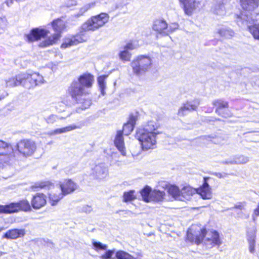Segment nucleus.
Masks as SVG:
<instances>
[{
	"label": "nucleus",
	"mask_w": 259,
	"mask_h": 259,
	"mask_svg": "<svg viewBox=\"0 0 259 259\" xmlns=\"http://www.w3.org/2000/svg\"><path fill=\"white\" fill-rule=\"evenodd\" d=\"M156 128L153 121H148L143 127L137 128L135 138L140 143L143 150L147 151L156 147V137L159 134L155 132Z\"/></svg>",
	"instance_id": "obj_4"
},
{
	"label": "nucleus",
	"mask_w": 259,
	"mask_h": 259,
	"mask_svg": "<svg viewBox=\"0 0 259 259\" xmlns=\"http://www.w3.org/2000/svg\"><path fill=\"white\" fill-rule=\"evenodd\" d=\"M106 76L105 75H100L97 78L98 83L101 91V94L104 96L105 94L106 82L105 79Z\"/></svg>",
	"instance_id": "obj_32"
},
{
	"label": "nucleus",
	"mask_w": 259,
	"mask_h": 259,
	"mask_svg": "<svg viewBox=\"0 0 259 259\" xmlns=\"http://www.w3.org/2000/svg\"><path fill=\"white\" fill-rule=\"evenodd\" d=\"M151 59L146 55L137 57L131 63L133 73L140 76L146 72L151 67Z\"/></svg>",
	"instance_id": "obj_7"
},
{
	"label": "nucleus",
	"mask_w": 259,
	"mask_h": 259,
	"mask_svg": "<svg viewBox=\"0 0 259 259\" xmlns=\"http://www.w3.org/2000/svg\"><path fill=\"white\" fill-rule=\"evenodd\" d=\"M15 148L14 157H16V155L27 157L31 156L34 153L36 146L33 141L28 139H23L17 143Z\"/></svg>",
	"instance_id": "obj_10"
},
{
	"label": "nucleus",
	"mask_w": 259,
	"mask_h": 259,
	"mask_svg": "<svg viewBox=\"0 0 259 259\" xmlns=\"http://www.w3.org/2000/svg\"><path fill=\"white\" fill-rule=\"evenodd\" d=\"M5 253L3 251H0V257L2 256L3 254H4Z\"/></svg>",
	"instance_id": "obj_55"
},
{
	"label": "nucleus",
	"mask_w": 259,
	"mask_h": 259,
	"mask_svg": "<svg viewBox=\"0 0 259 259\" xmlns=\"http://www.w3.org/2000/svg\"><path fill=\"white\" fill-rule=\"evenodd\" d=\"M135 48L132 42L127 43L124 47V49L127 50L128 52L129 51L134 50Z\"/></svg>",
	"instance_id": "obj_47"
},
{
	"label": "nucleus",
	"mask_w": 259,
	"mask_h": 259,
	"mask_svg": "<svg viewBox=\"0 0 259 259\" xmlns=\"http://www.w3.org/2000/svg\"><path fill=\"white\" fill-rule=\"evenodd\" d=\"M109 20V16L106 13L92 16L79 27V32L75 35L66 37L61 45V48L66 49L79 43L86 41L89 35L87 32L94 31L104 26Z\"/></svg>",
	"instance_id": "obj_1"
},
{
	"label": "nucleus",
	"mask_w": 259,
	"mask_h": 259,
	"mask_svg": "<svg viewBox=\"0 0 259 259\" xmlns=\"http://www.w3.org/2000/svg\"><path fill=\"white\" fill-rule=\"evenodd\" d=\"M215 113L218 115L225 118L231 117L233 116V113L229 109V107L225 108L224 109H222L221 110H218Z\"/></svg>",
	"instance_id": "obj_35"
},
{
	"label": "nucleus",
	"mask_w": 259,
	"mask_h": 259,
	"mask_svg": "<svg viewBox=\"0 0 259 259\" xmlns=\"http://www.w3.org/2000/svg\"><path fill=\"white\" fill-rule=\"evenodd\" d=\"M57 119V116L55 115L52 114L50 115L46 119V120L48 123L52 124L54 123Z\"/></svg>",
	"instance_id": "obj_46"
},
{
	"label": "nucleus",
	"mask_w": 259,
	"mask_h": 259,
	"mask_svg": "<svg viewBox=\"0 0 259 259\" xmlns=\"http://www.w3.org/2000/svg\"><path fill=\"white\" fill-rule=\"evenodd\" d=\"M252 12H249V13H247V12H241L240 13V14L239 15H241L242 14H246L247 15H248L249 16H252L253 18L255 19V23H259V22H258V20H259V13H257V14H255V13H251ZM237 15H236V18H237Z\"/></svg>",
	"instance_id": "obj_43"
},
{
	"label": "nucleus",
	"mask_w": 259,
	"mask_h": 259,
	"mask_svg": "<svg viewBox=\"0 0 259 259\" xmlns=\"http://www.w3.org/2000/svg\"><path fill=\"white\" fill-rule=\"evenodd\" d=\"M7 24V21L5 17V16H1L0 17V28L2 29H4Z\"/></svg>",
	"instance_id": "obj_44"
},
{
	"label": "nucleus",
	"mask_w": 259,
	"mask_h": 259,
	"mask_svg": "<svg viewBox=\"0 0 259 259\" xmlns=\"http://www.w3.org/2000/svg\"><path fill=\"white\" fill-rule=\"evenodd\" d=\"M153 190L148 186H145L141 191L140 194L142 199L146 202L151 201V196L153 194Z\"/></svg>",
	"instance_id": "obj_27"
},
{
	"label": "nucleus",
	"mask_w": 259,
	"mask_h": 259,
	"mask_svg": "<svg viewBox=\"0 0 259 259\" xmlns=\"http://www.w3.org/2000/svg\"><path fill=\"white\" fill-rule=\"evenodd\" d=\"M131 54L126 50H123L119 54L120 59L122 61H130L131 57Z\"/></svg>",
	"instance_id": "obj_39"
},
{
	"label": "nucleus",
	"mask_w": 259,
	"mask_h": 259,
	"mask_svg": "<svg viewBox=\"0 0 259 259\" xmlns=\"http://www.w3.org/2000/svg\"><path fill=\"white\" fill-rule=\"evenodd\" d=\"M235 4V0H215L212 11L216 15L223 16L233 9Z\"/></svg>",
	"instance_id": "obj_12"
},
{
	"label": "nucleus",
	"mask_w": 259,
	"mask_h": 259,
	"mask_svg": "<svg viewBox=\"0 0 259 259\" xmlns=\"http://www.w3.org/2000/svg\"><path fill=\"white\" fill-rule=\"evenodd\" d=\"M93 248L96 251L106 250L108 246L106 244H103L101 242L95 240L92 241Z\"/></svg>",
	"instance_id": "obj_37"
},
{
	"label": "nucleus",
	"mask_w": 259,
	"mask_h": 259,
	"mask_svg": "<svg viewBox=\"0 0 259 259\" xmlns=\"http://www.w3.org/2000/svg\"><path fill=\"white\" fill-rule=\"evenodd\" d=\"M24 78L22 81V86L26 89L33 88L44 82L43 76L38 73L31 74H22Z\"/></svg>",
	"instance_id": "obj_13"
},
{
	"label": "nucleus",
	"mask_w": 259,
	"mask_h": 259,
	"mask_svg": "<svg viewBox=\"0 0 259 259\" xmlns=\"http://www.w3.org/2000/svg\"><path fill=\"white\" fill-rule=\"evenodd\" d=\"M51 25L53 29L55 31V33L52 36V37H48L41 42L39 45L40 47L45 48L54 44L60 38L61 32L66 28L65 22L61 18L54 20L52 22Z\"/></svg>",
	"instance_id": "obj_8"
},
{
	"label": "nucleus",
	"mask_w": 259,
	"mask_h": 259,
	"mask_svg": "<svg viewBox=\"0 0 259 259\" xmlns=\"http://www.w3.org/2000/svg\"><path fill=\"white\" fill-rule=\"evenodd\" d=\"M212 175L215 176L219 178H224L225 176H226L227 174L226 173H221V172H213Z\"/></svg>",
	"instance_id": "obj_49"
},
{
	"label": "nucleus",
	"mask_w": 259,
	"mask_h": 259,
	"mask_svg": "<svg viewBox=\"0 0 259 259\" xmlns=\"http://www.w3.org/2000/svg\"><path fill=\"white\" fill-rule=\"evenodd\" d=\"M181 8L183 10L185 15L191 16L193 12L201 6L199 0H179Z\"/></svg>",
	"instance_id": "obj_15"
},
{
	"label": "nucleus",
	"mask_w": 259,
	"mask_h": 259,
	"mask_svg": "<svg viewBox=\"0 0 259 259\" xmlns=\"http://www.w3.org/2000/svg\"><path fill=\"white\" fill-rule=\"evenodd\" d=\"M212 105L216 107L215 112L218 110L224 109L225 108L229 107V103L223 99L214 100L212 102Z\"/></svg>",
	"instance_id": "obj_30"
},
{
	"label": "nucleus",
	"mask_w": 259,
	"mask_h": 259,
	"mask_svg": "<svg viewBox=\"0 0 259 259\" xmlns=\"http://www.w3.org/2000/svg\"><path fill=\"white\" fill-rule=\"evenodd\" d=\"M167 191L169 195L176 200L184 201L192 194V190L189 187H184L181 190L176 185L167 186Z\"/></svg>",
	"instance_id": "obj_11"
},
{
	"label": "nucleus",
	"mask_w": 259,
	"mask_h": 259,
	"mask_svg": "<svg viewBox=\"0 0 259 259\" xmlns=\"http://www.w3.org/2000/svg\"><path fill=\"white\" fill-rule=\"evenodd\" d=\"M215 121H222V119L221 118L216 117V119H215Z\"/></svg>",
	"instance_id": "obj_56"
},
{
	"label": "nucleus",
	"mask_w": 259,
	"mask_h": 259,
	"mask_svg": "<svg viewBox=\"0 0 259 259\" xmlns=\"http://www.w3.org/2000/svg\"><path fill=\"white\" fill-rule=\"evenodd\" d=\"M210 179V177H204L203 184L198 190V193L204 200L210 199L212 198L211 189L208 183Z\"/></svg>",
	"instance_id": "obj_20"
},
{
	"label": "nucleus",
	"mask_w": 259,
	"mask_h": 259,
	"mask_svg": "<svg viewBox=\"0 0 259 259\" xmlns=\"http://www.w3.org/2000/svg\"><path fill=\"white\" fill-rule=\"evenodd\" d=\"M78 210L80 212H84L85 213H90L92 211L93 208L91 205H83L81 207H79L78 208Z\"/></svg>",
	"instance_id": "obj_41"
},
{
	"label": "nucleus",
	"mask_w": 259,
	"mask_h": 259,
	"mask_svg": "<svg viewBox=\"0 0 259 259\" xmlns=\"http://www.w3.org/2000/svg\"><path fill=\"white\" fill-rule=\"evenodd\" d=\"M200 102L201 100L199 98L186 101L182 104V106L178 110V115L181 117H183L189 112L196 111Z\"/></svg>",
	"instance_id": "obj_14"
},
{
	"label": "nucleus",
	"mask_w": 259,
	"mask_h": 259,
	"mask_svg": "<svg viewBox=\"0 0 259 259\" xmlns=\"http://www.w3.org/2000/svg\"><path fill=\"white\" fill-rule=\"evenodd\" d=\"M77 127L75 125H70L64 127L57 128L50 133L51 135L60 134L64 133H66L69 131H71L72 130H75L77 128Z\"/></svg>",
	"instance_id": "obj_31"
},
{
	"label": "nucleus",
	"mask_w": 259,
	"mask_h": 259,
	"mask_svg": "<svg viewBox=\"0 0 259 259\" xmlns=\"http://www.w3.org/2000/svg\"><path fill=\"white\" fill-rule=\"evenodd\" d=\"M217 33L221 37L227 39L231 38L234 35V31L229 27L222 26L218 29Z\"/></svg>",
	"instance_id": "obj_25"
},
{
	"label": "nucleus",
	"mask_w": 259,
	"mask_h": 259,
	"mask_svg": "<svg viewBox=\"0 0 259 259\" xmlns=\"http://www.w3.org/2000/svg\"><path fill=\"white\" fill-rule=\"evenodd\" d=\"M45 187V185H42V184H35L34 185L32 186L31 187L32 189L34 190H35V188H44Z\"/></svg>",
	"instance_id": "obj_52"
},
{
	"label": "nucleus",
	"mask_w": 259,
	"mask_h": 259,
	"mask_svg": "<svg viewBox=\"0 0 259 259\" xmlns=\"http://www.w3.org/2000/svg\"><path fill=\"white\" fill-rule=\"evenodd\" d=\"M47 243L48 247L52 248H54L55 247V244L51 240H48Z\"/></svg>",
	"instance_id": "obj_53"
},
{
	"label": "nucleus",
	"mask_w": 259,
	"mask_h": 259,
	"mask_svg": "<svg viewBox=\"0 0 259 259\" xmlns=\"http://www.w3.org/2000/svg\"><path fill=\"white\" fill-rule=\"evenodd\" d=\"M94 80V76L89 73L80 75L77 80H74L68 89V93L72 100L77 104H80L78 107L82 110L89 108L92 104V100L85 98L84 89L92 87Z\"/></svg>",
	"instance_id": "obj_2"
},
{
	"label": "nucleus",
	"mask_w": 259,
	"mask_h": 259,
	"mask_svg": "<svg viewBox=\"0 0 259 259\" xmlns=\"http://www.w3.org/2000/svg\"><path fill=\"white\" fill-rule=\"evenodd\" d=\"M213 111V108H209L207 109V111H206L205 112H208V113H211Z\"/></svg>",
	"instance_id": "obj_54"
},
{
	"label": "nucleus",
	"mask_w": 259,
	"mask_h": 259,
	"mask_svg": "<svg viewBox=\"0 0 259 259\" xmlns=\"http://www.w3.org/2000/svg\"><path fill=\"white\" fill-rule=\"evenodd\" d=\"M49 33V31L44 28H34L30 30L29 33L25 34V37L28 42H32L45 38Z\"/></svg>",
	"instance_id": "obj_17"
},
{
	"label": "nucleus",
	"mask_w": 259,
	"mask_h": 259,
	"mask_svg": "<svg viewBox=\"0 0 259 259\" xmlns=\"http://www.w3.org/2000/svg\"><path fill=\"white\" fill-rule=\"evenodd\" d=\"M135 193V190H130L128 191L125 192L123 195V202H128L134 200L136 198Z\"/></svg>",
	"instance_id": "obj_33"
},
{
	"label": "nucleus",
	"mask_w": 259,
	"mask_h": 259,
	"mask_svg": "<svg viewBox=\"0 0 259 259\" xmlns=\"http://www.w3.org/2000/svg\"><path fill=\"white\" fill-rule=\"evenodd\" d=\"M61 193L65 196L73 193L78 188L77 184L71 179H65L59 183Z\"/></svg>",
	"instance_id": "obj_18"
},
{
	"label": "nucleus",
	"mask_w": 259,
	"mask_h": 259,
	"mask_svg": "<svg viewBox=\"0 0 259 259\" xmlns=\"http://www.w3.org/2000/svg\"><path fill=\"white\" fill-rule=\"evenodd\" d=\"M95 2H92L88 4L85 5L79 10V12L76 14L77 17H79L82 15L85 12L89 10L91 8L94 7L95 6Z\"/></svg>",
	"instance_id": "obj_38"
},
{
	"label": "nucleus",
	"mask_w": 259,
	"mask_h": 259,
	"mask_svg": "<svg viewBox=\"0 0 259 259\" xmlns=\"http://www.w3.org/2000/svg\"><path fill=\"white\" fill-rule=\"evenodd\" d=\"M138 116L139 113L138 112L131 113L129 115L127 122L123 125L122 131H118L117 132L114 142L115 146L123 156H125L126 154L123 135L128 136L133 132Z\"/></svg>",
	"instance_id": "obj_6"
},
{
	"label": "nucleus",
	"mask_w": 259,
	"mask_h": 259,
	"mask_svg": "<svg viewBox=\"0 0 259 259\" xmlns=\"http://www.w3.org/2000/svg\"><path fill=\"white\" fill-rule=\"evenodd\" d=\"M105 251V253L100 256L101 259H115V255L117 252L116 249H107V248Z\"/></svg>",
	"instance_id": "obj_34"
},
{
	"label": "nucleus",
	"mask_w": 259,
	"mask_h": 259,
	"mask_svg": "<svg viewBox=\"0 0 259 259\" xmlns=\"http://www.w3.org/2000/svg\"><path fill=\"white\" fill-rule=\"evenodd\" d=\"M215 119H216V117L213 116H209L206 117L205 121L207 122H210L211 121H215Z\"/></svg>",
	"instance_id": "obj_51"
},
{
	"label": "nucleus",
	"mask_w": 259,
	"mask_h": 259,
	"mask_svg": "<svg viewBox=\"0 0 259 259\" xmlns=\"http://www.w3.org/2000/svg\"><path fill=\"white\" fill-rule=\"evenodd\" d=\"M256 228L254 227L249 228L247 231V240L249 244V251L251 253L255 252Z\"/></svg>",
	"instance_id": "obj_23"
},
{
	"label": "nucleus",
	"mask_w": 259,
	"mask_h": 259,
	"mask_svg": "<svg viewBox=\"0 0 259 259\" xmlns=\"http://www.w3.org/2000/svg\"><path fill=\"white\" fill-rule=\"evenodd\" d=\"M179 24L177 23H172L169 25L167 24V36L171 33L175 31L179 28Z\"/></svg>",
	"instance_id": "obj_40"
},
{
	"label": "nucleus",
	"mask_w": 259,
	"mask_h": 259,
	"mask_svg": "<svg viewBox=\"0 0 259 259\" xmlns=\"http://www.w3.org/2000/svg\"><path fill=\"white\" fill-rule=\"evenodd\" d=\"M26 232L24 229H13L7 231L3 235V238L14 240L24 236Z\"/></svg>",
	"instance_id": "obj_22"
},
{
	"label": "nucleus",
	"mask_w": 259,
	"mask_h": 259,
	"mask_svg": "<svg viewBox=\"0 0 259 259\" xmlns=\"http://www.w3.org/2000/svg\"><path fill=\"white\" fill-rule=\"evenodd\" d=\"M207 236L204 240V244L207 248H211L214 246H219L222 242L219 233L216 230L207 231L205 228L200 230L199 234L194 235L189 231L187 233V239L191 242H195L198 245L201 243L204 237Z\"/></svg>",
	"instance_id": "obj_5"
},
{
	"label": "nucleus",
	"mask_w": 259,
	"mask_h": 259,
	"mask_svg": "<svg viewBox=\"0 0 259 259\" xmlns=\"http://www.w3.org/2000/svg\"><path fill=\"white\" fill-rule=\"evenodd\" d=\"M72 3H71L72 5H76V1H72Z\"/></svg>",
	"instance_id": "obj_57"
},
{
	"label": "nucleus",
	"mask_w": 259,
	"mask_h": 259,
	"mask_svg": "<svg viewBox=\"0 0 259 259\" xmlns=\"http://www.w3.org/2000/svg\"><path fill=\"white\" fill-rule=\"evenodd\" d=\"M165 195L164 191L154 189L151 196V201L155 202L162 201L164 199Z\"/></svg>",
	"instance_id": "obj_28"
},
{
	"label": "nucleus",
	"mask_w": 259,
	"mask_h": 259,
	"mask_svg": "<svg viewBox=\"0 0 259 259\" xmlns=\"http://www.w3.org/2000/svg\"><path fill=\"white\" fill-rule=\"evenodd\" d=\"M92 170L93 175L97 179H103L106 178L108 173V168L104 163L95 165Z\"/></svg>",
	"instance_id": "obj_21"
},
{
	"label": "nucleus",
	"mask_w": 259,
	"mask_h": 259,
	"mask_svg": "<svg viewBox=\"0 0 259 259\" xmlns=\"http://www.w3.org/2000/svg\"><path fill=\"white\" fill-rule=\"evenodd\" d=\"M241 6L245 12H253L259 6V0H240Z\"/></svg>",
	"instance_id": "obj_24"
},
{
	"label": "nucleus",
	"mask_w": 259,
	"mask_h": 259,
	"mask_svg": "<svg viewBox=\"0 0 259 259\" xmlns=\"http://www.w3.org/2000/svg\"><path fill=\"white\" fill-rule=\"evenodd\" d=\"M204 139L210 140L211 142H212L214 144H219V141L218 140V137L215 135H207L203 136Z\"/></svg>",
	"instance_id": "obj_42"
},
{
	"label": "nucleus",
	"mask_w": 259,
	"mask_h": 259,
	"mask_svg": "<svg viewBox=\"0 0 259 259\" xmlns=\"http://www.w3.org/2000/svg\"><path fill=\"white\" fill-rule=\"evenodd\" d=\"M24 77L22 74H18L15 77L10 78L6 81L7 87H14L18 85H22L23 78Z\"/></svg>",
	"instance_id": "obj_26"
},
{
	"label": "nucleus",
	"mask_w": 259,
	"mask_h": 259,
	"mask_svg": "<svg viewBox=\"0 0 259 259\" xmlns=\"http://www.w3.org/2000/svg\"><path fill=\"white\" fill-rule=\"evenodd\" d=\"M257 217H259V203H258L257 207L254 210L253 213L252 215V220L254 223H256Z\"/></svg>",
	"instance_id": "obj_45"
},
{
	"label": "nucleus",
	"mask_w": 259,
	"mask_h": 259,
	"mask_svg": "<svg viewBox=\"0 0 259 259\" xmlns=\"http://www.w3.org/2000/svg\"><path fill=\"white\" fill-rule=\"evenodd\" d=\"M243 204H245V203L239 202L238 204H236L233 207L230 208V209L232 210L233 208H235V209H239L240 210H242L244 208V205Z\"/></svg>",
	"instance_id": "obj_48"
},
{
	"label": "nucleus",
	"mask_w": 259,
	"mask_h": 259,
	"mask_svg": "<svg viewBox=\"0 0 259 259\" xmlns=\"http://www.w3.org/2000/svg\"><path fill=\"white\" fill-rule=\"evenodd\" d=\"M12 156L14 157V149L12 146L3 141H0V160L7 163Z\"/></svg>",
	"instance_id": "obj_16"
},
{
	"label": "nucleus",
	"mask_w": 259,
	"mask_h": 259,
	"mask_svg": "<svg viewBox=\"0 0 259 259\" xmlns=\"http://www.w3.org/2000/svg\"><path fill=\"white\" fill-rule=\"evenodd\" d=\"M46 196L42 193H36L33 196L31 205L27 199H22L17 202H11L6 205H0V213H13L19 211H30L31 207L38 209L46 204Z\"/></svg>",
	"instance_id": "obj_3"
},
{
	"label": "nucleus",
	"mask_w": 259,
	"mask_h": 259,
	"mask_svg": "<svg viewBox=\"0 0 259 259\" xmlns=\"http://www.w3.org/2000/svg\"><path fill=\"white\" fill-rule=\"evenodd\" d=\"M152 29L156 32L157 34L161 36H167V23L163 19L155 20L153 22Z\"/></svg>",
	"instance_id": "obj_19"
},
{
	"label": "nucleus",
	"mask_w": 259,
	"mask_h": 259,
	"mask_svg": "<svg viewBox=\"0 0 259 259\" xmlns=\"http://www.w3.org/2000/svg\"><path fill=\"white\" fill-rule=\"evenodd\" d=\"M235 164H245L249 161V157L244 155H236L233 157Z\"/></svg>",
	"instance_id": "obj_36"
},
{
	"label": "nucleus",
	"mask_w": 259,
	"mask_h": 259,
	"mask_svg": "<svg viewBox=\"0 0 259 259\" xmlns=\"http://www.w3.org/2000/svg\"><path fill=\"white\" fill-rule=\"evenodd\" d=\"M236 21L239 25L240 23L242 25H246L253 37L255 39L259 40V23H255V19L252 16H249L246 14L237 15Z\"/></svg>",
	"instance_id": "obj_9"
},
{
	"label": "nucleus",
	"mask_w": 259,
	"mask_h": 259,
	"mask_svg": "<svg viewBox=\"0 0 259 259\" xmlns=\"http://www.w3.org/2000/svg\"><path fill=\"white\" fill-rule=\"evenodd\" d=\"M222 163L224 164H235L234 159L226 160L221 162Z\"/></svg>",
	"instance_id": "obj_50"
},
{
	"label": "nucleus",
	"mask_w": 259,
	"mask_h": 259,
	"mask_svg": "<svg viewBox=\"0 0 259 259\" xmlns=\"http://www.w3.org/2000/svg\"><path fill=\"white\" fill-rule=\"evenodd\" d=\"M64 196L61 192L58 194L51 193L49 196V202L52 206H55Z\"/></svg>",
	"instance_id": "obj_29"
}]
</instances>
